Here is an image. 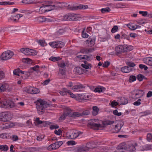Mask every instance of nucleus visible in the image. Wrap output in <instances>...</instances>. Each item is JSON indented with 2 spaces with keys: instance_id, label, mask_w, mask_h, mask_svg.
I'll return each mask as SVG.
<instances>
[{
  "instance_id": "1",
  "label": "nucleus",
  "mask_w": 152,
  "mask_h": 152,
  "mask_svg": "<svg viewBox=\"0 0 152 152\" xmlns=\"http://www.w3.org/2000/svg\"><path fill=\"white\" fill-rule=\"evenodd\" d=\"M35 103L37 113L39 115L43 114L45 112V109L48 108L50 105L47 102L41 99H38Z\"/></svg>"
},
{
  "instance_id": "2",
  "label": "nucleus",
  "mask_w": 152,
  "mask_h": 152,
  "mask_svg": "<svg viewBox=\"0 0 152 152\" xmlns=\"http://www.w3.org/2000/svg\"><path fill=\"white\" fill-rule=\"evenodd\" d=\"M15 106V104L13 102L6 99L0 101V107L3 108H12Z\"/></svg>"
},
{
  "instance_id": "3",
  "label": "nucleus",
  "mask_w": 152,
  "mask_h": 152,
  "mask_svg": "<svg viewBox=\"0 0 152 152\" xmlns=\"http://www.w3.org/2000/svg\"><path fill=\"white\" fill-rule=\"evenodd\" d=\"M82 132L76 130L70 131L66 133V136L68 139H74L77 137L80 134H82Z\"/></svg>"
},
{
  "instance_id": "4",
  "label": "nucleus",
  "mask_w": 152,
  "mask_h": 152,
  "mask_svg": "<svg viewBox=\"0 0 152 152\" xmlns=\"http://www.w3.org/2000/svg\"><path fill=\"white\" fill-rule=\"evenodd\" d=\"M78 15L74 13H69L64 15L63 20L67 21H76L78 20Z\"/></svg>"
},
{
  "instance_id": "5",
  "label": "nucleus",
  "mask_w": 152,
  "mask_h": 152,
  "mask_svg": "<svg viewBox=\"0 0 152 152\" xmlns=\"http://www.w3.org/2000/svg\"><path fill=\"white\" fill-rule=\"evenodd\" d=\"M20 52L26 55H34L37 54L36 50L28 48H23L20 49Z\"/></svg>"
},
{
  "instance_id": "6",
  "label": "nucleus",
  "mask_w": 152,
  "mask_h": 152,
  "mask_svg": "<svg viewBox=\"0 0 152 152\" xmlns=\"http://www.w3.org/2000/svg\"><path fill=\"white\" fill-rule=\"evenodd\" d=\"M13 55L14 53L12 51L8 50L2 53L1 58L2 60H6L11 58Z\"/></svg>"
},
{
  "instance_id": "7",
  "label": "nucleus",
  "mask_w": 152,
  "mask_h": 152,
  "mask_svg": "<svg viewBox=\"0 0 152 152\" xmlns=\"http://www.w3.org/2000/svg\"><path fill=\"white\" fill-rule=\"evenodd\" d=\"M50 45L53 48H61L64 46V42L60 41H55L49 43Z\"/></svg>"
},
{
  "instance_id": "8",
  "label": "nucleus",
  "mask_w": 152,
  "mask_h": 152,
  "mask_svg": "<svg viewBox=\"0 0 152 152\" xmlns=\"http://www.w3.org/2000/svg\"><path fill=\"white\" fill-rule=\"evenodd\" d=\"M144 92L143 90H137L135 94H133L132 95V98L134 99H137L142 96Z\"/></svg>"
},
{
  "instance_id": "9",
  "label": "nucleus",
  "mask_w": 152,
  "mask_h": 152,
  "mask_svg": "<svg viewBox=\"0 0 152 152\" xmlns=\"http://www.w3.org/2000/svg\"><path fill=\"white\" fill-rule=\"evenodd\" d=\"M124 48L122 45H120L117 46L115 48V54L116 55H118L121 54L122 53H124Z\"/></svg>"
},
{
  "instance_id": "10",
  "label": "nucleus",
  "mask_w": 152,
  "mask_h": 152,
  "mask_svg": "<svg viewBox=\"0 0 152 152\" xmlns=\"http://www.w3.org/2000/svg\"><path fill=\"white\" fill-rule=\"evenodd\" d=\"M95 120H93L92 121L89 123V125L91 128L94 129H98L102 127L101 125L99 124H96L94 123Z\"/></svg>"
},
{
  "instance_id": "11",
  "label": "nucleus",
  "mask_w": 152,
  "mask_h": 152,
  "mask_svg": "<svg viewBox=\"0 0 152 152\" xmlns=\"http://www.w3.org/2000/svg\"><path fill=\"white\" fill-rule=\"evenodd\" d=\"M28 93L32 94H37L39 92V90L34 87H30L27 90Z\"/></svg>"
},
{
  "instance_id": "12",
  "label": "nucleus",
  "mask_w": 152,
  "mask_h": 152,
  "mask_svg": "<svg viewBox=\"0 0 152 152\" xmlns=\"http://www.w3.org/2000/svg\"><path fill=\"white\" fill-rule=\"evenodd\" d=\"M133 69L130 68L127 66H125L121 68V71L123 72L124 73H129L133 71Z\"/></svg>"
},
{
  "instance_id": "13",
  "label": "nucleus",
  "mask_w": 152,
  "mask_h": 152,
  "mask_svg": "<svg viewBox=\"0 0 152 152\" xmlns=\"http://www.w3.org/2000/svg\"><path fill=\"white\" fill-rule=\"evenodd\" d=\"M144 62L149 66H152V57L144 58L143 59Z\"/></svg>"
},
{
  "instance_id": "14",
  "label": "nucleus",
  "mask_w": 152,
  "mask_h": 152,
  "mask_svg": "<svg viewBox=\"0 0 152 152\" xmlns=\"http://www.w3.org/2000/svg\"><path fill=\"white\" fill-rule=\"evenodd\" d=\"M137 146V144L135 143L134 145L130 144L127 147L126 151H134L136 150L135 146Z\"/></svg>"
},
{
  "instance_id": "15",
  "label": "nucleus",
  "mask_w": 152,
  "mask_h": 152,
  "mask_svg": "<svg viewBox=\"0 0 152 152\" xmlns=\"http://www.w3.org/2000/svg\"><path fill=\"white\" fill-rule=\"evenodd\" d=\"M127 147L126 144L125 142H122L118 145L117 148L119 150H123L126 151Z\"/></svg>"
},
{
  "instance_id": "16",
  "label": "nucleus",
  "mask_w": 152,
  "mask_h": 152,
  "mask_svg": "<svg viewBox=\"0 0 152 152\" xmlns=\"http://www.w3.org/2000/svg\"><path fill=\"white\" fill-rule=\"evenodd\" d=\"M124 48V52L129 51L133 49V47L132 45H123Z\"/></svg>"
},
{
  "instance_id": "17",
  "label": "nucleus",
  "mask_w": 152,
  "mask_h": 152,
  "mask_svg": "<svg viewBox=\"0 0 152 152\" xmlns=\"http://www.w3.org/2000/svg\"><path fill=\"white\" fill-rule=\"evenodd\" d=\"M64 3L57 2L53 5L54 9H56L58 8H61L64 7Z\"/></svg>"
},
{
  "instance_id": "18",
  "label": "nucleus",
  "mask_w": 152,
  "mask_h": 152,
  "mask_svg": "<svg viewBox=\"0 0 152 152\" xmlns=\"http://www.w3.org/2000/svg\"><path fill=\"white\" fill-rule=\"evenodd\" d=\"M88 150V148L86 147L80 146L77 148V152H84L87 151Z\"/></svg>"
},
{
  "instance_id": "19",
  "label": "nucleus",
  "mask_w": 152,
  "mask_h": 152,
  "mask_svg": "<svg viewBox=\"0 0 152 152\" xmlns=\"http://www.w3.org/2000/svg\"><path fill=\"white\" fill-rule=\"evenodd\" d=\"M32 72L30 71L29 70L28 72H25L21 75V77L23 79H25L26 78L30 75V72Z\"/></svg>"
},
{
  "instance_id": "20",
  "label": "nucleus",
  "mask_w": 152,
  "mask_h": 152,
  "mask_svg": "<svg viewBox=\"0 0 152 152\" xmlns=\"http://www.w3.org/2000/svg\"><path fill=\"white\" fill-rule=\"evenodd\" d=\"M99 111V109L97 106H93V111L92 112V115L94 116L98 114Z\"/></svg>"
},
{
  "instance_id": "21",
  "label": "nucleus",
  "mask_w": 152,
  "mask_h": 152,
  "mask_svg": "<svg viewBox=\"0 0 152 152\" xmlns=\"http://www.w3.org/2000/svg\"><path fill=\"white\" fill-rule=\"evenodd\" d=\"M84 88L82 84H78L75 85L72 88V89L76 91L77 90L80 89Z\"/></svg>"
},
{
  "instance_id": "22",
  "label": "nucleus",
  "mask_w": 152,
  "mask_h": 152,
  "mask_svg": "<svg viewBox=\"0 0 152 152\" xmlns=\"http://www.w3.org/2000/svg\"><path fill=\"white\" fill-rule=\"evenodd\" d=\"M69 90L66 88H63L59 92L60 94L62 96L66 95L69 93Z\"/></svg>"
},
{
  "instance_id": "23",
  "label": "nucleus",
  "mask_w": 152,
  "mask_h": 152,
  "mask_svg": "<svg viewBox=\"0 0 152 152\" xmlns=\"http://www.w3.org/2000/svg\"><path fill=\"white\" fill-rule=\"evenodd\" d=\"M39 67L38 65H36L34 66V67H31L30 68L29 70L30 71L33 72L34 71H36L37 73L39 72Z\"/></svg>"
},
{
  "instance_id": "24",
  "label": "nucleus",
  "mask_w": 152,
  "mask_h": 152,
  "mask_svg": "<svg viewBox=\"0 0 152 152\" xmlns=\"http://www.w3.org/2000/svg\"><path fill=\"white\" fill-rule=\"evenodd\" d=\"M75 72L76 73L80 75L83 74V69L82 68H80V67H76L75 68Z\"/></svg>"
},
{
  "instance_id": "25",
  "label": "nucleus",
  "mask_w": 152,
  "mask_h": 152,
  "mask_svg": "<svg viewBox=\"0 0 152 152\" xmlns=\"http://www.w3.org/2000/svg\"><path fill=\"white\" fill-rule=\"evenodd\" d=\"M86 42L88 44H90V45H88V46L90 47L93 46L94 44V41L92 39H88L86 41Z\"/></svg>"
},
{
  "instance_id": "26",
  "label": "nucleus",
  "mask_w": 152,
  "mask_h": 152,
  "mask_svg": "<svg viewBox=\"0 0 152 152\" xmlns=\"http://www.w3.org/2000/svg\"><path fill=\"white\" fill-rule=\"evenodd\" d=\"M120 102L122 105H124L127 104L128 103V101L127 99L124 97L121 98L120 99Z\"/></svg>"
},
{
  "instance_id": "27",
  "label": "nucleus",
  "mask_w": 152,
  "mask_h": 152,
  "mask_svg": "<svg viewBox=\"0 0 152 152\" xmlns=\"http://www.w3.org/2000/svg\"><path fill=\"white\" fill-rule=\"evenodd\" d=\"M126 25L131 30H135V25H134L132 23H129L126 24Z\"/></svg>"
},
{
  "instance_id": "28",
  "label": "nucleus",
  "mask_w": 152,
  "mask_h": 152,
  "mask_svg": "<svg viewBox=\"0 0 152 152\" xmlns=\"http://www.w3.org/2000/svg\"><path fill=\"white\" fill-rule=\"evenodd\" d=\"M8 149V147L6 145H0V150L1 151H6Z\"/></svg>"
},
{
  "instance_id": "29",
  "label": "nucleus",
  "mask_w": 152,
  "mask_h": 152,
  "mask_svg": "<svg viewBox=\"0 0 152 152\" xmlns=\"http://www.w3.org/2000/svg\"><path fill=\"white\" fill-rule=\"evenodd\" d=\"M7 86V84H1L0 85V91L4 92L6 89V87Z\"/></svg>"
},
{
  "instance_id": "30",
  "label": "nucleus",
  "mask_w": 152,
  "mask_h": 152,
  "mask_svg": "<svg viewBox=\"0 0 152 152\" xmlns=\"http://www.w3.org/2000/svg\"><path fill=\"white\" fill-rule=\"evenodd\" d=\"M46 5H43L41 6L39 9V12L41 13H43L47 12L46 9Z\"/></svg>"
},
{
  "instance_id": "31",
  "label": "nucleus",
  "mask_w": 152,
  "mask_h": 152,
  "mask_svg": "<svg viewBox=\"0 0 152 152\" xmlns=\"http://www.w3.org/2000/svg\"><path fill=\"white\" fill-rule=\"evenodd\" d=\"M37 20L39 22H46L47 18L44 16H39L37 18Z\"/></svg>"
},
{
  "instance_id": "32",
  "label": "nucleus",
  "mask_w": 152,
  "mask_h": 152,
  "mask_svg": "<svg viewBox=\"0 0 152 152\" xmlns=\"http://www.w3.org/2000/svg\"><path fill=\"white\" fill-rule=\"evenodd\" d=\"M46 9L47 12L51 11L54 9L53 5H46Z\"/></svg>"
},
{
  "instance_id": "33",
  "label": "nucleus",
  "mask_w": 152,
  "mask_h": 152,
  "mask_svg": "<svg viewBox=\"0 0 152 152\" xmlns=\"http://www.w3.org/2000/svg\"><path fill=\"white\" fill-rule=\"evenodd\" d=\"M137 78L139 81H142L143 79H146L145 76L141 74L138 75L137 76Z\"/></svg>"
},
{
  "instance_id": "34",
  "label": "nucleus",
  "mask_w": 152,
  "mask_h": 152,
  "mask_svg": "<svg viewBox=\"0 0 152 152\" xmlns=\"http://www.w3.org/2000/svg\"><path fill=\"white\" fill-rule=\"evenodd\" d=\"M81 66L83 68H84L86 69H90L91 67H92L91 64H82Z\"/></svg>"
},
{
  "instance_id": "35",
  "label": "nucleus",
  "mask_w": 152,
  "mask_h": 152,
  "mask_svg": "<svg viewBox=\"0 0 152 152\" xmlns=\"http://www.w3.org/2000/svg\"><path fill=\"white\" fill-rule=\"evenodd\" d=\"M110 11L111 9L109 7H107L105 8H102L101 9V11L102 13L108 12H110Z\"/></svg>"
},
{
  "instance_id": "36",
  "label": "nucleus",
  "mask_w": 152,
  "mask_h": 152,
  "mask_svg": "<svg viewBox=\"0 0 152 152\" xmlns=\"http://www.w3.org/2000/svg\"><path fill=\"white\" fill-rule=\"evenodd\" d=\"M8 116V115L5 112L4 116L3 118H2L1 121L5 122L8 121H9Z\"/></svg>"
},
{
  "instance_id": "37",
  "label": "nucleus",
  "mask_w": 152,
  "mask_h": 152,
  "mask_svg": "<svg viewBox=\"0 0 152 152\" xmlns=\"http://www.w3.org/2000/svg\"><path fill=\"white\" fill-rule=\"evenodd\" d=\"M61 59V58L59 57H54L52 56L49 58V60L52 61H56Z\"/></svg>"
},
{
  "instance_id": "38",
  "label": "nucleus",
  "mask_w": 152,
  "mask_h": 152,
  "mask_svg": "<svg viewBox=\"0 0 152 152\" xmlns=\"http://www.w3.org/2000/svg\"><path fill=\"white\" fill-rule=\"evenodd\" d=\"M65 32V30L64 29H59L56 32V35L58 36H59L62 35Z\"/></svg>"
},
{
  "instance_id": "39",
  "label": "nucleus",
  "mask_w": 152,
  "mask_h": 152,
  "mask_svg": "<svg viewBox=\"0 0 152 152\" xmlns=\"http://www.w3.org/2000/svg\"><path fill=\"white\" fill-rule=\"evenodd\" d=\"M78 6H69L68 9L70 10H78Z\"/></svg>"
},
{
  "instance_id": "40",
  "label": "nucleus",
  "mask_w": 152,
  "mask_h": 152,
  "mask_svg": "<svg viewBox=\"0 0 152 152\" xmlns=\"http://www.w3.org/2000/svg\"><path fill=\"white\" fill-rule=\"evenodd\" d=\"M126 64L128 65V67H129L130 68H133L136 65V64L134 63L131 62H127Z\"/></svg>"
},
{
  "instance_id": "41",
  "label": "nucleus",
  "mask_w": 152,
  "mask_h": 152,
  "mask_svg": "<svg viewBox=\"0 0 152 152\" xmlns=\"http://www.w3.org/2000/svg\"><path fill=\"white\" fill-rule=\"evenodd\" d=\"M136 77L134 75H131L129 77V81L131 83L134 81L136 80Z\"/></svg>"
},
{
  "instance_id": "42",
  "label": "nucleus",
  "mask_w": 152,
  "mask_h": 152,
  "mask_svg": "<svg viewBox=\"0 0 152 152\" xmlns=\"http://www.w3.org/2000/svg\"><path fill=\"white\" fill-rule=\"evenodd\" d=\"M147 140L149 142L151 141V140L152 142V134H148L147 135Z\"/></svg>"
},
{
  "instance_id": "43",
  "label": "nucleus",
  "mask_w": 152,
  "mask_h": 152,
  "mask_svg": "<svg viewBox=\"0 0 152 152\" xmlns=\"http://www.w3.org/2000/svg\"><path fill=\"white\" fill-rule=\"evenodd\" d=\"M118 29V27L117 26H114L111 30V32L112 33L116 32Z\"/></svg>"
},
{
  "instance_id": "44",
  "label": "nucleus",
  "mask_w": 152,
  "mask_h": 152,
  "mask_svg": "<svg viewBox=\"0 0 152 152\" xmlns=\"http://www.w3.org/2000/svg\"><path fill=\"white\" fill-rule=\"evenodd\" d=\"M78 10L81 9H87L88 8V6L87 5H80L79 6H78Z\"/></svg>"
},
{
  "instance_id": "45",
  "label": "nucleus",
  "mask_w": 152,
  "mask_h": 152,
  "mask_svg": "<svg viewBox=\"0 0 152 152\" xmlns=\"http://www.w3.org/2000/svg\"><path fill=\"white\" fill-rule=\"evenodd\" d=\"M82 36L83 38H87L88 37V35L86 33V32L83 30L82 32Z\"/></svg>"
},
{
  "instance_id": "46",
  "label": "nucleus",
  "mask_w": 152,
  "mask_h": 152,
  "mask_svg": "<svg viewBox=\"0 0 152 152\" xmlns=\"http://www.w3.org/2000/svg\"><path fill=\"white\" fill-rule=\"evenodd\" d=\"M20 71V69H15L13 71V74L14 75L18 76L20 75H19V71Z\"/></svg>"
},
{
  "instance_id": "47",
  "label": "nucleus",
  "mask_w": 152,
  "mask_h": 152,
  "mask_svg": "<svg viewBox=\"0 0 152 152\" xmlns=\"http://www.w3.org/2000/svg\"><path fill=\"white\" fill-rule=\"evenodd\" d=\"M121 38L122 39H126L128 40H129L130 39L129 37L126 34H122L121 36Z\"/></svg>"
},
{
  "instance_id": "48",
  "label": "nucleus",
  "mask_w": 152,
  "mask_h": 152,
  "mask_svg": "<svg viewBox=\"0 0 152 152\" xmlns=\"http://www.w3.org/2000/svg\"><path fill=\"white\" fill-rule=\"evenodd\" d=\"M49 147H52V149L53 150H55L58 148H56V145L55 142L50 145Z\"/></svg>"
},
{
  "instance_id": "49",
  "label": "nucleus",
  "mask_w": 152,
  "mask_h": 152,
  "mask_svg": "<svg viewBox=\"0 0 152 152\" xmlns=\"http://www.w3.org/2000/svg\"><path fill=\"white\" fill-rule=\"evenodd\" d=\"M56 148H58L63 144V142L62 141L56 142Z\"/></svg>"
},
{
  "instance_id": "50",
  "label": "nucleus",
  "mask_w": 152,
  "mask_h": 152,
  "mask_svg": "<svg viewBox=\"0 0 152 152\" xmlns=\"http://www.w3.org/2000/svg\"><path fill=\"white\" fill-rule=\"evenodd\" d=\"M45 136L42 135H39L37 137V139L38 141H41L44 138Z\"/></svg>"
},
{
  "instance_id": "51",
  "label": "nucleus",
  "mask_w": 152,
  "mask_h": 152,
  "mask_svg": "<svg viewBox=\"0 0 152 152\" xmlns=\"http://www.w3.org/2000/svg\"><path fill=\"white\" fill-rule=\"evenodd\" d=\"M118 102L115 101H113L111 102V106L112 107H114L115 106H116L118 105Z\"/></svg>"
},
{
  "instance_id": "52",
  "label": "nucleus",
  "mask_w": 152,
  "mask_h": 152,
  "mask_svg": "<svg viewBox=\"0 0 152 152\" xmlns=\"http://www.w3.org/2000/svg\"><path fill=\"white\" fill-rule=\"evenodd\" d=\"M24 60L25 61V62L29 64L31 63L32 62V61L31 59L28 58H23V61H24Z\"/></svg>"
},
{
  "instance_id": "53",
  "label": "nucleus",
  "mask_w": 152,
  "mask_h": 152,
  "mask_svg": "<svg viewBox=\"0 0 152 152\" xmlns=\"http://www.w3.org/2000/svg\"><path fill=\"white\" fill-rule=\"evenodd\" d=\"M91 56V55L88 56L87 55H84L82 58V59L86 60L88 61H90L91 60L90 57Z\"/></svg>"
},
{
  "instance_id": "54",
  "label": "nucleus",
  "mask_w": 152,
  "mask_h": 152,
  "mask_svg": "<svg viewBox=\"0 0 152 152\" xmlns=\"http://www.w3.org/2000/svg\"><path fill=\"white\" fill-rule=\"evenodd\" d=\"M113 114L115 115L120 116L121 115V112L118 113L117 110H115L113 112Z\"/></svg>"
},
{
  "instance_id": "55",
  "label": "nucleus",
  "mask_w": 152,
  "mask_h": 152,
  "mask_svg": "<svg viewBox=\"0 0 152 152\" xmlns=\"http://www.w3.org/2000/svg\"><path fill=\"white\" fill-rule=\"evenodd\" d=\"M35 121H36L38 124H43L45 122L44 121H42L39 120V118H36Z\"/></svg>"
},
{
  "instance_id": "56",
  "label": "nucleus",
  "mask_w": 152,
  "mask_h": 152,
  "mask_svg": "<svg viewBox=\"0 0 152 152\" xmlns=\"http://www.w3.org/2000/svg\"><path fill=\"white\" fill-rule=\"evenodd\" d=\"M102 91V88H96L94 90V91L95 92H101Z\"/></svg>"
},
{
  "instance_id": "57",
  "label": "nucleus",
  "mask_w": 152,
  "mask_h": 152,
  "mask_svg": "<svg viewBox=\"0 0 152 152\" xmlns=\"http://www.w3.org/2000/svg\"><path fill=\"white\" fill-rule=\"evenodd\" d=\"M90 96L86 94H84L82 98V101L87 100L89 98Z\"/></svg>"
},
{
  "instance_id": "58",
  "label": "nucleus",
  "mask_w": 152,
  "mask_h": 152,
  "mask_svg": "<svg viewBox=\"0 0 152 152\" xmlns=\"http://www.w3.org/2000/svg\"><path fill=\"white\" fill-rule=\"evenodd\" d=\"M139 13V14L142 15L143 16H145L148 15V12L147 11H140Z\"/></svg>"
},
{
  "instance_id": "59",
  "label": "nucleus",
  "mask_w": 152,
  "mask_h": 152,
  "mask_svg": "<svg viewBox=\"0 0 152 152\" xmlns=\"http://www.w3.org/2000/svg\"><path fill=\"white\" fill-rule=\"evenodd\" d=\"M110 63L109 61H106L103 64V67H107L110 65Z\"/></svg>"
},
{
  "instance_id": "60",
  "label": "nucleus",
  "mask_w": 152,
  "mask_h": 152,
  "mask_svg": "<svg viewBox=\"0 0 152 152\" xmlns=\"http://www.w3.org/2000/svg\"><path fill=\"white\" fill-rule=\"evenodd\" d=\"M62 132V131L61 129H59L58 131L57 130H55L54 131L55 133L58 135H61Z\"/></svg>"
},
{
  "instance_id": "61",
  "label": "nucleus",
  "mask_w": 152,
  "mask_h": 152,
  "mask_svg": "<svg viewBox=\"0 0 152 152\" xmlns=\"http://www.w3.org/2000/svg\"><path fill=\"white\" fill-rule=\"evenodd\" d=\"M39 42V45L42 46H44L45 45V41L44 40H40Z\"/></svg>"
},
{
  "instance_id": "62",
  "label": "nucleus",
  "mask_w": 152,
  "mask_h": 152,
  "mask_svg": "<svg viewBox=\"0 0 152 152\" xmlns=\"http://www.w3.org/2000/svg\"><path fill=\"white\" fill-rule=\"evenodd\" d=\"M59 127V126L55 125H52L50 126V128L51 129H58Z\"/></svg>"
},
{
  "instance_id": "63",
  "label": "nucleus",
  "mask_w": 152,
  "mask_h": 152,
  "mask_svg": "<svg viewBox=\"0 0 152 152\" xmlns=\"http://www.w3.org/2000/svg\"><path fill=\"white\" fill-rule=\"evenodd\" d=\"M5 77V74L2 71H0V80L4 78Z\"/></svg>"
},
{
  "instance_id": "64",
  "label": "nucleus",
  "mask_w": 152,
  "mask_h": 152,
  "mask_svg": "<svg viewBox=\"0 0 152 152\" xmlns=\"http://www.w3.org/2000/svg\"><path fill=\"white\" fill-rule=\"evenodd\" d=\"M22 2L25 4H32L31 0H23L22 1Z\"/></svg>"
}]
</instances>
